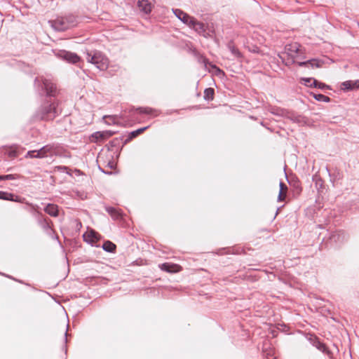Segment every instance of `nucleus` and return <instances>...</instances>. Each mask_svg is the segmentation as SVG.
Masks as SVG:
<instances>
[{"mask_svg": "<svg viewBox=\"0 0 359 359\" xmlns=\"http://www.w3.org/2000/svg\"><path fill=\"white\" fill-rule=\"evenodd\" d=\"M76 18L73 15L60 17L52 22V27L58 31H65L76 25Z\"/></svg>", "mask_w": 359, "mask_h": 359, "instance_id": "nucleus-1", "label": "nucleus"}, {"mask_svg": "<svg viewBox=\"0 0 359 359\" xmlns=\"http://www.w3.org/2000/svg\"><path fill=\"white\" fill-rule=\"evenodd\" d=\"M88 61L96 65L100 70H106L109 66L107 57L100 53H96L93 55L88 54Z\"/></svg>", "mask_w": 359, "mask_h": 359, "instance_id": "nucleus-2", "label": "nucleus"}, {"mask_svg": "<svg viewBox=\"0 0 359 359\" xmlns=\"http://www.w3.org/2000/svg\"><path fill=\"white\" fill-rule=\"evenodd\" d=\"M99 168L105 173H111L117 165V158L97 159Z\"/></svg>", "mask_w": 359, "mask_h": 359, "instance_id": "nucleus-3", "label": "nucleus"}, {"mask_svg": "<svg viewBox=\"0 0 359 359\" xmlns=\"http://www.w3.org/2000/svg\"><path fill=\"white\" fill-rule=\"evenodd\" d=\"M285 50L290 57L294 58L301 50L300 45L297 43H290L285 46Z\"/></svg>", "mask_w": 359, "mask_h": 359, "instance_id": "nucleus-4", "label": "nucleus"}, {"mask_svg": "<svg viewBox=\"0 0 359 359\" xmlns=\"http://www.w3.org/2000/svg\"><path fill=\"white\" fill-rule=\"evenodd\" d=\"M0 199L6 200V201H11L18 203H23L25 198H21L18 196H15L13 194L8 193L6 191H0Z\"/></svg>", "mask_w": 359, "mask_h": 359, "instance_id": "nucleus-5", "label": "nucleus"}, {"mask_svg": "<svg viewBox=\"0 0 359 359\" xmlns=\"http://www.w3.org/2000/svg\"><path fill=\"white\" fill-rule=\"evenodd\" d=\"M161 269L169 272V273H177L182 271V268L181 266L172 264V263H164L160 265Z\"/></svg>", "mask_w": 359, "mask_h": 359, "instance_id": "nucleus-6", "label": "nucleus"}, {"mask_svg": "<svg viewBox=\"0 0 359 359\" xmlns=\"http://www.w3.org/2000/svg\"><path fill=\"white\" fill-rule=\"evenodd\" d=\"M359 88V80L346 81L341 84V90L344 91L352 90Z\"/></svg>", "mask_w": 359, "mask_h": 359, "instance_id": "nucleus-7", "label": "nucleus"}, {"mask_svg": "<svg viewBox=\"0 0 359 359\" xmlns=\"http://www.w3.org/2000/svg\"><path fill=\"white\" fill-rule=\"evenodd\" d=\"M137 6L140 10L146 14L149 13L153 8V4L149 0H138Z\"/></svg>", "mask_w": 359, "mask_h": 359, "instance_id": "nucleus-8", "label": "nucleus"}, {"mask_svg": "<svg viewBox=\"0 0 359 359\" xmlns=\"http://www.w3.org/2000/svg\"><path fill=\"white\" fill-rule=\"evenodd\" d=\"M175 14L180 20L189 26H191V24L193 22L194 18L180 10H176Z\"/></svg>", "mask_w": 359, "mask_h": 359, "instance_id": "nucleus-9", "label": "nucleus"}, {"mask_svg": "<svg viewBox=\"0 0 359 359\" xmlns=\"http://www.w3.org/2000/svg\"><path fill=\"white\" fill-rule=\"evenodd\" d=\"M297 64L300 67H306L308 68H313V67L319 68V67H322L323 62L316 60V59H313V60H308L306 62H298Z\"/></svg>", "mask_w": 359, "mask_h": 359, "instance_id": "nucleus-10", "label": "nucleus"}, {"mask_svg": "<svg viewBox=\"0 0 359 359\" xmlns=\"http://www.w3.org/2000/svg\"><path fill=\"white\" fill-rule=\"evenodd\" d=\"M53 155H60V153L59 152V151H57L55 149L43 147L41 149L38 151V154L36 156H32V157H37L38 156H53Z\"/></svg>", "mask_w": 359, "mask_h": 359, "instance_id": "nucleus-11", "label": "nucleus"}, {"mask_svg": "<svg viewBox=\"0 0 359 359\" xmlns=\"http://www.w3.org/2000/svg\"><path fill=\"white\" fill-rule=\"evenodd\" d=\"M301 83L308 87H317L322 88L323 84L319 83L316 80L312 78H302Z\"/></svg>", "mask_w": 359, "mask_h": 359, "instance_id": "nucleus-12", "label": "nucleus"}, {"mask_svg": "<svg viewBox=\"0 0 359 359\" xmlns=\"http://www.w3.org/2000/svg\"><path fill=\"white\" fill-rule=\"evenodd\" d=\"M44 211L51 217H57L58 215V206L55 204H48Z\"/></svg>", "mask_w": 359, "mask_h": 359, "instance_id": "nucleus-13", "label": "nucleus"}, {"mask_svg": "<svg viewBox=\"0 0 359 359\" xmlns=\"http://www.w3.org/2000/svg\"><path fill=\"white\" fill-rule=\"evenodd\" d=\"M100 235L93 230L88 231L86 234H84V238L92 243L97 242L100 240Z\"/></svg>", "mask_w": 359, "mask_h": 359, "instance_id": "nucleus-14", "label": "nucleus"}, {"mask_svg": "<svg viewBox=\"0 0 359 359\" xmlns=\"http://www.w3.org/2000/svg\"><path fill=\"white\" fill-rule=\"evenodd\" d=\"M287 193V187L283 182L280 183V191L278 196V201H284Z\"/></svg>", "mask_w": 359, "mask_h": 359, "instance_id": "nucleus-15", "label": "nucleus"}, {"mask_svg": "<svg viewBox=\"0 0 359 359\" xmlns=\"http://www.w3.org/2000/svg\"><path fill=\"white\" fill-rule=\"evenodd\" d=\"M190 27H192L195 29L197 32L201 34L205 33V25L201 22L196 21L194 18L193 20V22L191 24Z\"/></svg>", "mask_w": 359, "mask_h": 359, "instance_id": "nucleus-16", "label": "nucleus"}, {"mask_svg": "<svg viewBox=\"0 0 359 359\" xmlns=\"http://www.w3.org/2000/svg\"><path fill=\"white\" fill-rule=\"evenodd\" d=\"M114 133V132L110 130L97 132L93 135V137H95L97 140H105L110 137Z\"/></svg>", "mask_w": 359, "mask_h": 359, "instance_id": "nucleus-17", "label": "nucleus"}, {"mask_svg": "<svg viewBox=\"0 0 359 359\" xmlns=\"http://www.w3.org/2000/svg\"><path fill=\"white\" fill-rule=\"evenodd\" d=\"M63 57L69 61V62L76 63L79 61L80 58L76 54L72 53H65L63 55Z\"/></svg>", "mask_w": 359, "mask_h": 359, "instance_id": "nucleus-18", "label": "nucleus"}, {"mask_svg": "<svg viewBox=\"0 0 359 359\" xmlns=\"http://www.w3.org/2000/svg\"><path fill=\"white\" fill-rule=\"evenodd\" d=\"M44 88L47 92V94L50 95H53V93L55 92L56 88L53 83L46 80L43 82Z\"/></svg>", "mask_w": 359, "mask_h": 359, "instance_id": "nucleus-19", "label": "nucleus"}, {"mask_svg": "<svg viewBox=\"0 0 359 359\" xmlns=\"http://www.w3.org/2000/svg\"><path fill=\"white\" fill-rule=\"evenodd\" d=\"M102 248L107 252H114L116 250V246L112 242L107 241L103 243Z\"/></svg>", "mask_w": 359, "mask_h": 359, "instance_id": "nucleus-20", "label": "nucleus"}, {"mask_svg": "<svg viewBox=\"0 0 359 359\" xmlns=\"http://www.w3.org/2000/svg\"><path fill=\"white\" fill-rule=\"evenodd\" d=\"M107 211L114 219H117L121 217V213L119 211L114 208H107Z\"/></svg>", "mask_w": 359, "mask_h": 359, "instance_id": "nucleus-21", "label": "nucleus"}, {"mask_svg": "<svg viewBox=\"0 0 359 359\" xmlns=\"http://www.w3.org/2000/svg\"><path fill=\"white\" fill-rule=\"evenodd\" d=\"M23 150L17 149L15 147H11L8 151V155L10 156H15L22 155Z\"/></svg>", "mask_w": 359, "mask_h": 359, "instance_id": "nucleus-22", "label": "nucleus"}, {"mask_svg": "<svg viewBox=\"0 0 359 359\" xmlns=\"http://www.w3.org/2000/svg\"><path fill=\"white\" fill-rule=\"evenodd\" d=\"M214 97V90L212 88H207L204 91V98L205 100H212Z\"/></svg>", "mask_w": 359, "mask_h": 359, "instance_id": "nucleus-23", "label": "nucleus"}, {"mask_svg": "<svg viewBox=\"0 0 359 359\" xmlns=\"http://www.w3.org/2000/svg\"><path fill=\"white\" fill-rule=\"evenodd\" d=\"M210 67L213 69V74H215V75H217L218 76L224 75V72L222 70H221L219 68H218L217 67H216L215 65H211Z\"/></svg>", "mask_w": 359, "mask_h": 359, "instance_id": "nucleus-24", "label": "nucleus"}, {"mask_svg": "<svg viewBox=\"0 0 359 359\" xmlns=\"http://www.w3.org/2000/svg\"><path fill=\"white\" fill-rule=\"evenodd\" d=\"M314 97L317 100H323V101H328L330 99L328 97L325 96L323 95L319 94V95H314Z\"/></svg>", "mask_w": 359, "mask_h": 359, "instance_id": "nucleus-25", "label": "nucleus"}, {"mask_svg": "<svg viewBox=\"0 0 359 359\" xmlns=\"http://www.w3.org/2000/svg\"><path fill=\"white\" fill-rule=\"evenodd\" d=\"M15 178L14 175H0V180H15Z\"/></svg>", "mask_w": 359, "mask_h": 359, "instance_id": "nucleus-26", "label": "nucleus"}, {"mask_svg": "<svg viewBox=\"0 0 359 359\" xmlns=\"http://www.w3.org/2000/svg\"><path fill=\"white\" fill-rule=\"evenodd\" d=\"M137 136V134H136V133L135 131H133L129 134L128 138L126 140V142L130 141V140H132L133 138H134Z\"/></svg>", "mask_w": 359, "mask_h": 359, "instance_id": "nucleus-27", "label": "nucleus"}, {"mask_svg": "<svg viewBox=\"0 0 359 359\" xmlns=\"http://www.w3.org/2000/svg\"><path fill=\"white\" fill-rule=\"evenodd\" d=\"M230 49H231L232 53H233L234 55H236L237 56L240 55L239 51L234 46H230Z\"/></svg>", "mask_w": 359, "mask_h": 359, "instance_id": "nucleus-28", "label": "nucleus"}, {"mask_svg": "<svg viewBox=\"0 0 359 359\" xmlns=\"http://www.w3.org/2000/svg\"><path fill=\"white\" fill-rule=\"evenodd\" d=\"M147 129V127H144V128H140L137 130H135V132L136 133V134H137V135H139L140 134H141L143 131H144L145 130Z\"/></svg>", "mask_w": 359, "mask_h": 359, "instance_id": "nucleus-29", "label": "nucleus"}, {"mask_svg": "<svg viewBox=\"0 0 359 359\" xmlns=\"http://www.w3.org/2000/svg\"><path fill=\"white\" fill-rule=\"evenodd\" d=\"M36 151H31L28 152V154L30 156H32V154H34Z\"/></svg>", "mask_w": 359, "mask_h": 359, "instance_id": "nucleus-30", "label": "nucleus"}]
</instances>
